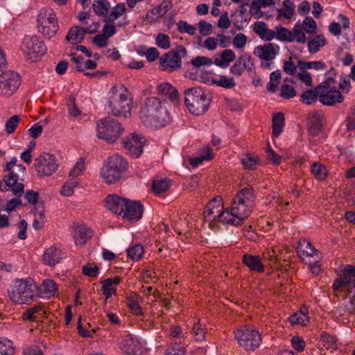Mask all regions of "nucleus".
Instances as JSON below:
<instances>
[{"mask_svg": "<svg viewBox=\"0 0 355 355\" xmlns=\"http://www.w3.org/2000/svg\"><path fill=\"white\" fill-rule=\"evenodd\" d=\"M254 192L252 188H243L234 196L227 207L230 225H239L248 218L254 205Z\"/></svg>", "mask_w": 355, "mask_h": 355, "instance_id": "nucleus-1", "label": "nucleus"}, {"mask_svg": "<svg viewBox=\"0 0 355 355\" xmlns=\"http://www.w3.org/2000/svg\"><path fill=\"white\" fill-rule=\"evenodd\" d=\"M140 119L146 125L158 128L168 123L169 115L158 98L150 97L141 107Z\"/></svg>", "mask_w": 355, "mask_h": 355, "instance_id": "nucleus-2", "label": "nucleus"}, {"mask_svg": "<svg viewBox=\"0 0 355 355\" xmlns=\"http://www.w3.org/2000/svg\"><path fill=\"white\" fill-rule=\"evenodd\" d=\"M17 159L13 157L10 161L6 163L5 171L8 173L4 175L0 182V190L7 191L11 190L13 194L17 197L22 195L24 185L19 181H23L26 176V167L21 164H17Z\"/></svg>", "mask_w": 355, "mask_h": 355, "instance_id": "nucleus-3", "label": "nucleus"}, {"mask_svg": "<svg viewBox=\"0 0 355 355\" xmlns=\"http://www.w3.org/2000/svg\"><path fill=\"white\" fill-rule=\"evenodd\" d=\"M107 105L113 115L124 118L130 116L132 100L129 92L123 85L112 87L108 93Z\"/></svg>", "mask_w": 355, "mask_h": 355, "instance_id": "nucleus-4", "label": "nucleus"}, {"mask_svg": "<svg viewBox=\"0 0 355 355\" xmlns=\"http://www.w3.org/2000/svg\"><path fill=\"white\" fill-rule=\"evenodd\" d=\"M35 288L36 286L31 279H16L9 292L10 299L17 304H30L37 297Z\"/></svg>", "mask_w": 355, "mask_h": 355, "instance_id": "nucleus-5", "label": "nucleus"}, {"mask_svg": "<svg viewBox=\"0 0 355 355\" xmlns=\"http://www.w3.org/2000/svg\"><path fill=\"white\" fill-rule=\"evenodd\" d=\"M185 105L193 114L199 116L209 108L210 98L200 87H193L184 92Z\"/></svg>", "mask_w": 355, "mask_h": 355, "instance_id": "nucleus-6", "label": "nucleus"}, {"mask_svg": "<svg viewBox=\"0 0 355 355\" xmlns=\"http://www.w3.org/2000/svg\"><path fill=\"white\" fill-rule=\"evenodd\" d=\"M128 163L117 154L110 157L101 169V176L107 184H114L127 169Z\"/></svg>", "mask_w": 355, "mask_h": 355, "instance_id": "nucleus-7", "label": "nucleus"}, {"mask_svg": "<svg viewBox=\"0 0 355 355\" xmlns=\"http://www.w3.org/2000/svg\"><path fill=\"white\" fill-rule=\"evenodd\" d=\"M234 338L240 347L247 351H254L261 343L259 331L252 325H243L234 331Z\"/></svg>", "mask_w": 355, "mask_h": 355, "instance_id": "nucleus-8", "label": "nucleus"}, {"mask_svg": "<svg viewBox=\"0 0 355 355\" xmlns=\"http://www.w3.org/2000/svg\"><path fill=\"white\" fill-rule=\"evenodd\" d=\"M37 22L39 31L48 39L54 37L59 29L58 17L51 8L40 9L37 17Z\"/></svg>", "mask_w": 355, "mask_h": 355, "instance_id": "nucleus-9", "label": "nucleus"}, {"mask_svg": "<svg viewBox=\"0 0 355 355\" xmlns=\"http://www.w3.org/2000/svg\"><path fill=\"white\" fill-rule=\"evenodd\" d=\"M123 131L124 129L119 121L110 117L104 118L96 124L97 137L109 143L115 142Z\"/></svg>", "mask_w": 355, "mask_h": 355, "instance_id": "nucleus-10", "label": "nucleus"}, {"mask_svg": "<svg viewBox=\"0 0 355 355\" xmlns=\"http://www.w3.org/2000/svg\"><path fill=\"white\" fill-rule=\"evenodd\" d=\"M333 78H328L316 87L319 101L324 105L333 106L336 103H341L344 101V96L335 86L331 85Z\"/></svg>", "mask_w": 355, "mask_h": 355, "instance_id": "nucleus-11", "label": "nucleus"}, {"mask_svg": "<svg viewBox=\"0 0 355 355\" xmlns=\"http://www.w3.org/2000/svg\"><path fill=\"white\" fill-rule=\"evenodd\" d=\"M204 216L208 222H220L229 224L227 208L224 209L223 200L220 196H216L207 205L204 211Z\"/></svg>", "mask_w": 355, "mask_h": 355, "instance_id": "nucleus-12", "label": "nucleus"}, {"mask_svg": "<svg viewBox=\"0 0 355 355\" xmlns=\"http://www.w3.org/2000/svg\"><path fill=\"white\" fill-rule=\"evenodd\" d=\"M21 51L27 60L35 62L46 51L44 42L37 36H25L22 40Z\"/></svg>", "mask_w": 355, "mask_h": 355, "instance_id": "nucleus-13", "label": "nucleus"}, {"mask_svg": "<svg viewBox=\"0 0 355 355\" xmlns=\"http://www.w3.org/2000/svg\"><path fill=\"white\" fill-rule=\"evenodd\" d=\"M280 47L275 43H265L256 46L254 49V55L260 60V65L262 68L272 69L274 60L279 55Z\"/></svg>", "mask_w": 355, "mask_h": 355, "instance_id": "nucleus-14", "label": "nucleus"}, {"mask_svg": "<svg viewBox=\"0 0 355 355\" xmlns=\"http://www.w3.org/2000/svg\"><path fill=\"white\" fill-rule=\"evenodd\" d=\"M34 165L38 175L46 177L55 173L59 163L54 155L42 153L35 159Z\"/></svg>", "mask_w": 355, "mask_h": 355, "instance_id": "nucleus-15", "label": "nucleus"}, {"mask_svg": "<svg viewBox=\"0 0 355 355\" xmlns=\"http://www.w3.org/2000/svg\"><path fill=\"white\" fill-rule=\"evenodd\" d=\"M20 77L17 73L12 71L3 72L0 75V95L11 96L20 85Z\"/></svg>", "mask_w": 355, "mask_h": 355, "instance_id": "nucleus-16", "label": "nucleus"}, {"mask_svg": "<svg viewBox=\"0 0 355 355\" xmlns=\"http://www.w3.org/2000/svg\"><path fill=\"white\" fill-rule=\"evenodd\" d=\"M297 252L303 263H311L320 261L322 257L320 252L317 250L309 241H300L297 247Z\"/></svg>", "mask_w": 355, "mask_h": 355, "instance_id": "nucleus-17", "label": "nucleus"}, {"mask_svg": "<svg viewBox=\"0 0 355 355\" xmlns=\"http://www.w3.org/2000/svg\"><path fill=\"white\" fill-rule=\"evenodd\" d=\"M119 348L124 355H143L144 352L141 340L132 335L124 336L120 342Z\"/></svg>", "mask_w": 355, "mask_h": 355, "instance_id": "nucleus-18", "label": "nucleus"}, {"mask_svg": "<svg viewBox=\"0 0 355 355\" xmlns=\"http://www.w3.org/2000/svg\"><path fill=\"white\" fill-rule=\"evenodd\" d=\"M178 49V53L171 51L160 58V62L164 70L171 72L181 67L180 55L184 56L187 53V50L182 46H180Z\"/></svg>", "mask_w": 355, "mask_h": 355, "instance_id": "nucleus-19", "label": "nucleus"}, {"mask_svg": "<svg viewBox=\"0 0 355 355\" xmlns=\"http://www.w3.org/2000/svg\"><path fill=\"white\" fill-rule=\"evenodd\" d=\"M343 288L355 289V266L347 265L338 277L334 281L333 288L335 291Z\"/></svg>", "mask_w": 355, "mask_h": 355, "instance_id": "nucleus-20", "label": "nucleus"}, {"mask_svg": "<svg viewBox=\"0 0 355 355\" xmlns=\"http://www.w3.org/2000/svg\"><path fill=\"white\" fill-rule=\"evenodd\" d=\"M145 141L144 137L132 133L123 141V146L130 155L134 157H138L143 152Z\"/></svg>", "mask_w": 355, "mask_h": 355, "instance_id": "nucleus-21", "label": "nucleus"}, {"mask_svg": "<svg viewBox=\"0 0 355 355\" xmlns=\"http://www.w3.org/2000/svg\"><path fill=\"white\" fill-rule=\"evenodd\" d=\"M123 209L121 216L128 220L137 221L142 217L144 208L139 201L128 199Z\"/></svg>", "mask_w": 355, "mask_h": 355, "instance_id": "nucleus-22", "label": "nucleus"}, {"mask_svg": "<svg viewBox=\"0 0 355 355\" xmlns=\"http://www.w3.org/2000/svg\"><path fill=\"white\" fill-rule=\"evenodd\" d=\"M70 232L76 245H85L92 236V231L83 224L73 225Z\"/></svg>", "mask_w": 355, "mask_h": 355, "instance_id": "nucleus-23", "label": "nucleus"}, {"mask_svg": "<svg viewBox=\"0 0 355 355\" xmlns=\"http://www.w3.org/2000/svg\"><path fill=\"white\" fill-rule=\"evenodd\" d=\"M65 257V253L55 245L46 248L43 254L44 262L50 266L60 263Z\"/></svg>", "mask_w": 355, "mask_h": 355, "instance_id": "nucleus-24", "label": "nucleus"}, {"mask_svg": "<svg viewBox=\"0 0 355 355\" xmlns=\"http://www.w3.org/2000/svg\"><path fill=\"white\" fill-rule=\"evenodd\" d=\"M324 114L321 111H313L308 116V130L313 136L318 135L322 130Z\"/></svg>", "mask_w": 355, "mask_h": 355, "instance_id": "nucleus-25", "label": "nucleus"}, {"mask_svg": "<svg viewBox=\"0 0 355 355\" xmlns=\"http://www.w3.org/2000/svg\"><path fill=\"white\" fill-rule=\"evenodd\" d=\"M46 311L42 304H37L26 309L21 314L24 321L38 322L44 318Z\"/></svg>", "mask_w": 355, "mask_h": 355, "instance_id": "nucleus-26", "label": "nucleus"}, {"mask_svg": "<svg viewBox=\"0 0 355 355\" xmlns=\"http://www.w3.org/2000/svg\"><path fill=\"white\" fill-rule=\"evenodd\" d=\"M128 199L121 198L116 195L108 196L106 198V207L117 215H121L124 211V207L126 205Z\"/></svg>", "mask_w": 355, "mask_h": 355, "instance_id": "nucleus-27", "label": "nucleus"}, {"mask_svg": "<svg viewBox=\"0 0 355 355\" xmlns=\"http://www.w3.org/2000/svg\"><path fill=\"white\" fill-rule=\"evenodd\" d=\"M236 55L234 51L230 49H226L222 52L214 55L213 62L216 66L225 69L236 59Z\"/></svg>", "mask_w": 355, "mask_h": 355, "instance_id": "nucleus-28", "label": "nucleus"}, {"mask_svg": "<svg viewBox=\"0 0 355 355\" xmlns=\"http://www.w3.org/2000/svg\"><path fill=\"white\" fill-rule=\"evenodd\" d=\"M253 31L263 41H271L275 37V31L269 29L266 23L262 21L254 23Z\"/></svg>", "mask_w": 355, "mask_h": 355, "instance_id": "nucleus-29", "label": "nucleus"}, {"mask_svg": "<svg viewBox=\"0 0 355 355\" xmlns=\"http://www.w3.org/2000/svg\"><path fill=\"white\" fill-rule=\"evenodd\" d=\"M86 33H92L93 31H89L88 28L73 26L69 29L66 40L71 44H77L83 40Z\"/></svg>", "mask_w": 355, "mask_h": 355, "instance_id": "nucleus-30", "label": "nucleus"}, {"mask_svg": "<svg viewBox=\"0 0 355 355\" xmlns=\"http://www.w3.org/2000/svg\"><path fill=\"white\" fill-rule=\"evenodd\" d=\"M120 282V278L117 277H115L114 278H107L101 282V284H103V293L105 296V302H106L112 295H116V286L119 284Z\"/></svg>", "mask_w": 355, "mask_h": 355, "instance_id": "nucleus-31", "label": "nucleus"}, {"mask_svg": "<svg viewBox=\"0 0 355 355\" xmlns=\"http://www.w3.org/2000/svg\"><path fill=\"white\" fill-rule=\"evenodd\" d=\"M37 290L41 297L49 298L55 295L58 290V286L53 280L46 279L37 287Z\"/></svg>", "mask_w": 355, "mask_h": 355, "instance_id": "nucleus-32", "label": "nucleus"}, {"mask_svg": "<svg viewBox=\"0 0 355 355\" xmlns=\"http://www.w3.org/2000/svg\"><path fill=\"white\" fill-rule=\"evenodd\" d=\"M289 321L292 324L306 325L309 322L307 307L305 306L301 307L299 311L290 316Z\"/></svg>", "mask_w": 355, "mask_h": 355, "instance_id": "nucleus-33", "label": "nucleus"}, {"mask_svg": "<svg viewBox=\"0 0 355 355\" xmlns=\"http://www.w3.org/2000/svg\"><path fill=\"white\" fill-rule=\"evenodd\" d=\"M243 261L251 270L259 272L263 271L264 266L258 256L244 254Z\"/></svg>", "mask_w": 355, "mask_h": 355, "instance_id": "nucleus-34", "label": "nucleus"}, {"mask_svg": "<svg viewBox=\"0 0 355 355\" xmlns=\"http://www.w3.org/2000/svg\"><path fill=\"white\" fill-rule=\"evenodd\" d=\"M157 91L160 95L169 98L171 101H175L178 98V92L171 84L168 83H162L157 85Z\"/></svg>", "mask_w": 355, "mask_h": 355, "instance_id": "nucleus-35", "label": "nucleus"}, {"mask_svg": "<svg viewBox=\"0 0 355 355\" xmlns=\"http://www.w3.org/2000/svg\"><path fill=\"white\" fill-rule=\"evenodd\" d=\"M297 67L299 69H311L316 71H323L326 69L327 65L321 60L315 61H304L299 60L297 62Z\"/></svg>", "mask_w": 355, "mask_h": 355, "instance_id": "nucleus-36", "label": "nucleus"}, {"mask_svg": "<svg viewBox=\"0 0 355 355\" xmlns=\"http://www.w3.org/2000/svg\"><path fill=\"white\" fill-rule=\"evenodd\" d=\"M259 161L258 155L254 153L243 154L241 157V162L245 169L254 170L256 169Z\"/></svg>", "mask_w": 355, "mask_h": 355, "instance_id": "nucleus-37", "label": "nucleus"}, {"mask_svg": "<svg viewBox=\"0 0 355 355\" xmlns=\"http://www.w3.org/2000/svg\"><path fill=\"white\" fill-rule=\"evenodd\" d=\"M170 7V3L164 2L148 11L146 17L152 21L159 19L169 10Z\"/></svg>", "mask_w": 355, "mask_h": 355, "instance_id": "nucleus-38", "label": "nucleus"}, {"mask_svg": "<svg viewBox=\"0 0 355 355\" xmlns=\"http://www.w3.org/2000/svg\"><path fill=\"white\" fill-rule=\"evenodd\" d=\"M202 81L207 84L216 83L218 86H220L226 89H231L236 85L234 78L226 76H220L217 80H214L212 78H207Z\"/></svg>", "mask_w": 355, "mask_h": 355, "instance_id": "nucleus-39", "label": "nucleus"}, {"mask_svg": "<svg viewBox=\"0 0 355 355\" xmlns=\"http://www.w3.org/2000/svg\"><path fill=\"white\" fill-rule=\"evenodd\" d=\"M172 184L168 178H161L153 182L152 189L155 193L159 194L166 191Z\"/></svg>", "mask_w": 355, "mask_h": 355, "instance_id": "nucleus-40", "label": "nucleus"}, {"mask_svg": "<svg viewBox=\"0 0 355 355\" xmlns=\"http://www.w3.org/2000/svg\"><path fill=\"white\" fill-rule=\"evenodd\" d=\"M92 8L97 15L105 17L108 15L110 3L108 0H96L92 3Z\"/></svg>", "mask_w": 355, "mask_h": 355, "instance_id": "nucleus-41", "label": "nucleus"}, {"mask_svg": "<svg viewBox=\"0 0 355 355\" xmlns=\"http://www.w3.org/2000/svg\"><path fill=\"white\" fill-rule=\"evenodd\" d=\"M291 79H285L284 84L281 86L280 95L284 98L289 99L296 96V91L292 85Z\"/></svg>", "mask_w": 355, "mask_h": 355, "instance_id": "nucleus-42", "label": "nucleus"}, {"mask_svg": "<svg viewBox=\"0 0 355 355\" xmlns=\"http://www.w3.org/2000/svg\"><path fill=\"white\" fill-rule=\"evenodd\" d=\"M326 44V40L322 35L315 36L308 42V49L311 53H317L321 47Z\"/></svg>", "mask_w": 355, "mask_h": 355, "instance_id": "nucleus-43", "label": "nucleus"}, {"mask_svg": "<svg viewBox=\"0 0 355 355\" xmlns=\"http://www.w3.org/2000/svg\"><path fill=\"white\" fill-rule=\"evenodd\" d=\"M214 157V154L209 147H205L202 149L199 156L193 158L191 161V164L193 166H197L200 164L203 161L211 160Z\"/></svg>", "mask_w": 355, "mask_h": 355, "instance_id": "nucleus-44", "label": "nucleus"}, {"mask_svg": "<svg viewBox=\"0 0 355 355\" xmlns=\"http://www.w3.org/2000/svg\"><path fill=\"white\" fill-rule=\"evenodd\" d=\"M125 11L126 8L123 3H117L112 8L110 12L107 15V21L110 22L114 21L123 16L125 13Z\"/></svg>", "mask_w": 355, "mask_h": 355, "instance_id": "nucleus-45", "label": "nucleus"}, {"mask_svg": "<svg viewBox=\"0 0 355 355\" xmlns=\"http://www.w3.org/2000/svg\"><path fill=\"white\" fill-rule=\"evenodd\" d=\"M284 125V116L283 113L279 112L272 117V131L275 137H278L282 132Z\"/></svg>", "mask_w": 355, "mask_h": 355, "instance_id": "nucleus-46", "label": "nucleus"}, {"mask_svg": "<svg viewBox=\"0 0 355 355\" xmlns=\"http://www.w3.org/2000/svg\"><path fill=\"white\" fill-rule=\"evenodd\" d=\"M275 33V37L277 40L282 42H292L291 38V31L288 30L287 28H285L282 26H277L274 29Z\"/></svg>", "mask_w": 355, "mask_h": 355, "instance_id": "nucleus-47", "label": "nucleus"}, {"mask_svg": "<svg viewBox=\"0 0 355 355\" xmlns=\"http://www.w3.org/2000/svg\"><path fill=\"white\" fill-rule=\"evenodd\" d=\"M282 78V73L279 70L272 71L270 74V81L267 84V89L271 93L276 92L279 81Z\"/></svg>", "mask_w": 355, "mask_h": 355, "instance_id": "nucleus-48", "label": "nucleus"}, {"mask_svg": "<svg viewBox=\"0 0 355 355\" xmlns=\"http://www.w3.org/2000/svg\"><path fill=\"white\" fill-rule=\"evenodd\" d=\"M318 93L316 92V87L314 89H308L302 94L300 101L302 103L311 105L317 101Z\"/></svg>", "mask_w": 355, "mask_h": 355, "instance_id": "nucleus-49", "label": "nucleus"}, {"mask_svg": "<svg viewBox=\"0 0 355 355\" xmlns=\"http://www.w3.org/2000/svg\"><path fill=\"white\" fill-rule=\"evenodd\" d=\"M283 6L282 8L278 10L279 14L286 19L291 18L294 14V3L290 0H284Z\"/></svg>", "mask_w": 355, "mask_h": 355, "instance_id": "nucleus-50", "label": "nucleus"}, {"mask_svg": "<svg viewBox=\"0 0 355 355\" xmlns=\"http://www.w3.org/2000/svg\"><path fill=\"white\" fill-rule=\"evenodd\" d=\"M144 247L141 244H135L127 249L128 256L132 260L140 259L144 254Z\"/></svg>", "mask_w": 355, "mask_h": 355, "instance_id": "nucleus-51", "label": "nucleus"}, {"mask_svg": "<svg viewBox=\"0 0 355 355\" xmlns=\"http://www.w3.org/2000/svg\"><path fill=\"white\" fill-rule=\"evenodd\" d=\"M291 33L292 42L295 41L298 43H304L306 42V35L303 31L302 25L295 24Z\"/></svg>", "mask_w": 355, "mask_h": 355, "instance_id": "nucleus-52", "label": "nucleus"}, {"mask_svg": "<svg viewBox=\"0 0 355 355\" xmlns=\"http://www.w3.org/2000/svg\"><path fill=\"white\" fill-rule=\"evenodd\" d=\"M243 70H246L248 73H254V64L252 58L248 54H243L239 57Z\"/></svg>", "mask_w": 355, "mask_h": 355, "instance_id": "nucleus-53", "label": "nucleus"}, {"mask_svg": "<svg viewBox=\"0 0 355 355\" xmlns=\"http://www.w3.org/2000/svg\"><path fill=\"white\" fill-rule=\"evenodd\" d=\"M14 353L15 348L10 340H0V355H13Z\"/></svg>", "mask_w": 355, "mask_h": 355, "instance_id": "nucleus-54", "label": "nucleus"}, {"mask_svg": "<svg viewBox=\"0 0 355 355\" xmlns=\"http://www.w3.org/2000/svg\"><path fill=\"white\" fill-rule=\"evenodd\" d=\"M169 338L178 340V343H182L181 340L187 338V332H183L180 326H172L170 329Z\"/></svg>", "mask_w": 355, "mask_h": 355, "instance_id": "nucleus-55", "label": "nucleus"}, {"mask_svg": "<svg viewBox=\"0 0 355 355\" xmlns=\"http://www.w3.org/2000/svg\"><path fill=\"white\" fill-rule=\"evenodd\" d=\"M165 355H186V349L178 341L172 343L166 351Z\"/></svg>", "mask_w": 355, "mask_h": 355, "instance_id": "nucleus-56", "label": "nucleus"}, {"mask_svg": "<svg viewBox=\"0 0 355 355\" xmlns=\"http://www.w3.org/2000/svg\"><path fill=\"white\" fill-rule=\"evenodd\" d=\"M337 339L335 336L327 333L321 335V342L322 345L327 349H336Z\"/></svg>", "mask_w": 355, "mask_h": 355, "instance_id": "nucleus-57", "label": "nucleus"}, {"mask_svg": "<svg viewBox=\"0 0 355 355\" xmlns=\"http://www.w3.org/2000/svg\"><path fill=\"white\" fill-rule=\"evenodd\" d=\"M311 173L318 180H323L327 176L326 168L318 163H313L312 164Z\"/></svg>", "mask_w": 355, "mask_h": 355, "instance_id": "nucleus-58", "label": "nucleus"}, {"mask_svg": "<svg viewBox=\"0 0 355 355\" xmlns=\"http://www.w3.org/2000/svg\"><path fill=\"white\" fill-rule=\"evenodd\" d=\"M193 332L197 341H203L205 338V329L198 320L193 324Z\"/></svg>", "mask_w": 355, "mask_h": 355, "instance_id": "nucleus-59", "label": "nucleus"}, {"mask_svg": "<svg viewBox=\"0 0 355 355\" xmlns=\"http://www.w3.org/2000/svg\"><path fill=\"white\" fill-rule=\"evenodd\" d=\"M191 63L196 68L203 66H211L214 64L212 59L206 56H198L192 59Z\"/></svg>", "mask_w": 355, "mask_h": 355, "instance_id": "nucleus-60", "label": "nucleus"}, {"mask_svg": "<svg viewBox=\"0 0 355 355\" xmlns=\"http://www.w3.org/2000/svg\"><path fill=\"white\" fill-rule=\"evenodd\" d=\"M20 121V116L19 115H14L11 116L6 123L5 128L6 131L8 134H12L16 130L19 122Z\"/></svg>", "mask_w": 355, "mask_h": 355, "instance_id": "nucleus-61", "label": "nucleus"}, {"mask_svg": "<svg viewBox=\"0 0 355 355\" xmlns=\"http://www.w3.org/2000/svg\"><path fill=\"white\" fill-rule=\"evenodd\" d=\"M84 170L85 160L83 158H80L70 171L69 175L70 177L75 178L81 175Z\"/></svg>", "mask_w": 355, "mask_h": 355, "instance_id": "nucleus-62", "label": "nucleus"}, {"mask_svg": "<svg viewBox=\"0 0 355 355\" xmlns=\"http://www.w3.org/2000/svg\"><path fill=\"white\" fill-rule=\"evenodd\" d=\"M155 42L156 44L163 49H168L171 46L169 37L164 33H159L156 37Z\"/></svg>", "mask_w": 355, "mask_h": 355, "instance_id": "nucleus-63", "label": "nucleus"}, {"mask_svg": "<svg viewBox=\"0 0 355 355\" xmlns=\"http://www.w3.org/2000/svg\"><path fill=\"white\" fill-rule=\"evenodd\" d=\"M346 128L350 135L355 132V107L352 108L345 120Z\"/></svg>", "mask_w": 355, "mask_h": 355, "instance_id": "nucleus-64", "label": "nucleus"}]
</instances>
